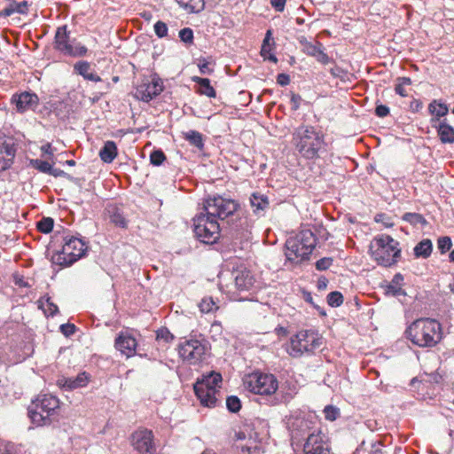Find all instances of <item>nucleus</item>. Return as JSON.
<instances>
[{
    "instance_id": "nucleus-1",
    "label": "nucleus",
    "mask_w": 454,
    "mask_h": 454,
    "mask_svg": "<svg viewBox=\"0 0 454 454\" xmlns=\"http://www.w3.org/2000/svg\"><path fill=\"white\" fill-rule=\"evenodd\" d=\"M250 226L246 217H239L235 222L222 224L208 213H200L193 217V231L198 240L204 244H215L220 236L231 240L234 246L247 241L250 238Z\"/></svg>"
},
{
    "instance_id": "nucleus-2",
    "label": "nucleus",
    "mask_w": 454,
    "mask_h": 454,
    "mask_svg": "<svg viewBox=\"0 0 454 454\" xmlns=\"http://www.w3.org/2000/svg\"><path fill=\"white\" fill-rule=\"evenodd\" d=\"M295 149L300 155L309 160L319 159L327 152V143L324 134L311 125H301L293 134Z\"/></svg>"
},
{
    "instance_id": "nucleus-3",
    "label": "nucleus",
    "mask_w": 454,
    "mask_h": 454,
    "mask_svg": "<svg viewBox=\"0 0 454 454\" xmlns=\"http://www.w3.org/2000/svg\"><path fill=\"white\" fill-rule=\"evenodd\" d=\"M404 336L415 346L433 348L442 339V325L436 319L421 317L407 326Z\"/></svg>"
},
{
    "instance_id": "nucleus-4",
    "label": "nucleus",
    "mask_w": 454,
    "mask_h": 454,
    "mask_svg": "<svg viewBox=\"0 0 454 454\" xmlns=\"http://www.w3.org/2000/svg\"><path fill=\"white\" fill-rule=\"evenodd\" d=\"M317 242L316 234L310 229H302L295 236L289 237L285 244L286 260L301 263L309 260Z\"/></svg>"
},
{
    "instance_id": "nucleus-5",
    "label": "nucleus",
    "mask_w": 454,
    "mask_h": 454,
    "mask_svg": "<svg viewBox=\"0 0 454 454\" xmlns=\"http://www.w3.org/2000/svg\"><path fill=\"white\" fill-rule=\"evenodd\" d=\"M203 209L224 225H228L229 221L232 223L243 217L239 213V202L227 194L208 196L204 200Z\"/></svg>"
},
{
    "instance_id": "nucleus-6",
    "label": "nucleus",
    "mask_w": 454,
    "mask_h": 454,
    "mask_svg": "<svg viewBox=\"0 0 454 454\" xmlns=\"http://www.w3.org/2000/svg\"><path fill=\"white\" fill-rule=\"evenodd\" d=\"M59 400L52 395H40L28 408L31 422L36 427L51 425L57 419Z\"/></svg>"
},
{
    "instance_id": "nucleus-7",
    "label": "nucleus",
    "mask_w": 454,
    "mask_h": 454,
    "mask_svg": "<svg viewBox=\"0 0 454 454\" xmlns=\"http://www.w3.org/2000/svg\"><path fill=\"white\" fill-rule=\"evenodd\" d=\"M398 247L399 242L389 235L376 237L370 246L371 256L378 265L391 267L401 256V249Z\"/></svg>"
},
{
    "instance_id": "nucleus-8",
    "label": "nucleus",
    "mask_w": 454,
    "mask_h": 454,
    "mask_svg": "<svg viewBox=\"0 0 454 454\" xmlns=\"http://www.w3.org/2000/svg\"><path fill=\"white\" fill-rule=\"evenodd\" d=\"M88 246L85 240L78 236H66L61 251L54 253L51 262L61 267H68L85 256Z\"/></svg>"
},
{
    "instance_id": "nucleus-9",
    "label": "nucleus",
    "mask_w": 454,
    "mask_h": 454,
    "mask_svg": "<svg viewBox=\"0 0 454 454\" xmlns=\"http://www.w3.org/2000/svg\"><path fill=\"white\" fill-rule=\"evenodd\" d=\"M209 349L210 343L202 334L185 337L178 345L180 357L190 364L203 361Z\"/></svg>"
},
{
    "instance_id": "nucleus-10",
    "label": "nucleus",
    "mask_w": 454,
    "mask_h": 454,
    "mask_svg": "<svg viewBox=\"0 0 454 454\" xmlns=\"http://www.w3.org/2000/svg\"><path fill=\"white\" fill-rule=\"evenodd\" d=\"M53 48L60 54L71 58L85 57L89 49L75 38L71 39L70 31L67 25H62L57 27L55 31Z\"/></svg>"
},
{
    "instance_id": "nucleus-11",
    "label": "nucleus",
    "mask_w": 454,
    "mask_h": 454,
    "mask_svg": "<svg viewBox=\"0 0 454 454\" xmlns=\"http://www.w3.org/2000/svg\"><path fill=\"white\" fill-rule=\"evenodd\" d=\"M321 342L314 332L302 330L290 338L286 346V352L294 358L301 357L304 354H311L320 346Z\"/></svg>"
},
{
    "instance_id": "nucleus-12",
    "label": "nucleus",
    "mask_w": 454,
    "mask_h": 454,
    "mask_svg": "<svg viewBox=\"0 0 454 454\" xmlns=\"http://www.w3.org/2000/svg\"><path fill=\"white\" fill-rule=\"evenodd\" d=\"M245 386L251 393L260 395H272L278 387V381L276 376L271 373L254 372L247 376Z\"/></svg>"
},
{
    "instance_id": "nucleus-13",
    "label": "nucleus",
    "mask_w": 454,
    "mask_h": 454,
    "mask_svg": "<svg viewBox=\"0 0 454 454\" xmlns=\"http://www.w3.org/2000/svg\"><path fill=\"white\" fill-rule=\"evenodd\" d=\"M286 427L294 441L300 442L309 436L312 422L306 418V412L301 409L291 411L289 416L286 417Z\"/></svg>"
},
{
    "instance_id": "nucleus-14",
    "label": "nucleus",
    "mask_w": 454,
    "mask_h": 454,
    "mask_svg": "<svg viewBox=\"0 0 454 454\" xmlns=\"http://www.w3.org/2000/svg\"><path fill=\"white\" fill-rule=\"evenodd\" d=\"M131 442L134 449L139 454H153L155 446L153 443V434L151 430H137L131 434Z\"/></svg>"
},
{
    "instance_id": "nucleus-15",
    "label": "nucleus",
    "mask_w": 454,
    "mask_h": 454,
    "mask_svg": "<svg viewBox=\"0 0 454 454\" xmlns=\"http://www.w3.org/2000/svg\"><path fill=\"white\" fill-rule=\"evenodd\" d=\"M237 291L250 292L254 289L255 278L250 270L241 265L231 272Z\"/></svg>"
},
{
    "instance_id": "nucleus-16",
    "label": "nucleus",
    "mask_w": 454,
    "mask_h": 454,
    "mask_svg": "<svg viewBox=\"0 0 454 454\" xmlns=\"http://www.w3.org/2000/svg\"><path fill=\"white\" fill-rule=\"evenodd\" d=\"M90 375L86 372L78 373L75 377H60L57 380V386L64 391H72L84 387L88 385Z\"/></svg>"
},
{
    "instance_id": "nucleus-17",
    "label": "nucleus",
    "mask_w": 454,
    "mask_h": 454,
    "mask_svg": "<svg viewBox=\"0 0 454 454\" xmlns=\"http://www.w3.org/2000/svg\"><path fill=\"white\" fill-rule=\"evenodd\" d=\"M11 102L15 105L18 112L24 113L35 108L38 106L39 98L34 92L24 91L20 94H13Z\"/></svg>"
},
{
    "instance_id": "nucleus-18",
    "label": "nucleus",
    "mask_w": 454,
    "mask_h": 454,
    "mask_svg": "<svg viewBox=\"0 0 454 454\" xmlns=\"http://www.w3.org/2000/svg\"><path fill=\"white\" fill-rule=\"evenodd\" d=\"M137 346V341L136 338L128 332H121L115 338V348L127 357H131L135 355Z\"/></svg>"
},
{
    "instance_id": "nucleus-19",
    "label": "nucleus",
    "mask_w": 454,
    "mask_h": 454,
    "mask_svg": "<svg viewBox=\"0 0 454 454\" xmlns=\"http://www.w3.org/2000/svg\"><path fill=\"white\" fill-rule=\"evenodd\" d=\"M162 90V81L159 77H153L150 82L141 84L137 89V93L142 101L148 103L159 96Z\"/></svg>"
},
{
    "instance_id": "nucleus-20",
    "label": "nucleus",
    "mask_w": 454,
    "mask_h": 454,
    "mask_svg": "<svg viewBox=\"0 0 454 454\" xmlns=\"http://www.w3.org/2000/svg\"><path fill=\"white\" fill-rule=\"evenodd\" d=\"M193 389L201 405L208 408L215 407L217 403L215 394L217 393V391L208 389L207 386L203 387V386L200 385V383H195L193 386Z\"/></svg>"
},
{
    "instance_id": "nucleus-21",
    "label": "nucleus",
    "mask_w": 454,
    "mask_h": 454,
    "mask_svg": "<svg viewBox=\"0 0 454 454\" xmlns=\"http://www.w3.org/2000/svg\"><path fill=\"white\" fill-rule=\"evenodd\" d=\"M403 280L404 278L402 273H395L390 282L382 286L385 295L391 297L406 296V291L402 287Z\"/></svg>"
},
{
    "instance_id": "nucleus-22",
    "label": "nucleus",
    "mask_w": 454,
    "mask_h": 454,
    "mask_svg": "<svg viewBox=\"0 0 454 454\" xmlns=\"http://www.w3.org/2000/svg\"><path fill=\"white\" fill-rule=\"evenodd\" d=\"M304 454H328V450L324 447L318 435L309 434L303 444Z\"/></svg>"
},
{
    "instance_id": "nucleus-23",
    "label": "nucleus",
    "mask_w": 454,
    "mask_h": 454,
    "mask_svg": "<svg viewBox=\"0 0 454 454\" xmlns=\"http://www.w3.org/2000/svg\"><path fill=\"white\" fill-rule=\"evenodd\" d=\"M249 201L254 214L257 216H263L270 207L268 196L259 192H253Z\"/></svg>"
},
{
    "instance_id": "nucleus-24",
    "label": "nucleus",
    "mask_w": 454,
    "mask_h": 454,
    "mask_svg": "<svg viewBox=\"0 0 454 454\" xmlns=\"http://www.w3.org/2000/svg\"><path fill=\"white\" fill-rule=\"evenodd\" d=\"M90 63L86 60H79L74 65V73L81 75L84 80L98 82L102 79L93 72H90Z\"/></svg>"
},
{
    "instance_id": "nucleus-25",
    "label": "nucleus",
    "mask_w": 454,
    "mask_h": 454,
    "mask_svg": "<svg viewBox=\"0 0 454 454\" xmlns=\"http://www.w3.org/2000/svg\"><path fill=\"white\" fill-rule=\"evenodd\" d=\"M222 381V374L215 371H212L207 374H203L201 378L197 380L196 383H200L203 387L207 386L208 389L218 392V388H221Z\"/></svg>"
},
{
    "instance_id": "nucleus-26",
    "label": "nucleus",
    "mask_w": 454,
    "mask_h": 454,
    "mask_svg": "<svg viewBox=\"0 0 454 454\" xmlns=\"http://www.w3.org/2000/svg\"><path fill=\"white\" fill-rule=\"evenodd\" d=\"M192 81L198 85L195 90L196 93L207 96L210 98H215L216 97V91L211 85V82L208 78L193 76Z\"/></svg>"
},
{
    "instance_id": "nucleus-27",
    "label": "nucleus",
    "mask_w": 454,
    "mask_h": 454,
    "mask_svg": "<svg viewBox=\"0 0 454 454\" xmlns=\"http://www.w3.org/2000/svg\"><path fill=\"white\" fill-rule=\"evenodd\" d=\"M434 128L436 129L437 136L442 144H453L454 143V128L443 120L439 122L438 125L434 124Z\"/></svg>"
},
{
    "instance_id": "nucleus-28",
    "label": "nucleus",
    "mask_w": 454,
    "mask_h": 454,
    "mask_svg": "<svg viewBox=\"0 0 454 454\" xmlns=\"http://www.w3.org/2000/svg\"><path fill=\"white\" fill-rule=\"evenodd\" d=\"M9 4L0 12V17H10L13 13L26 14L28 11V2L23 0L17 2L16 0H9Z\"/></svg>"
},
{
    "instance_id": "nucleus-29",
    "label": "nucleus",
    "mask_w": 454,
    "mask_h": 454,
    "mask_svg": "<svg viewBox=\"0 0 454 454\" xmlns=\"http://www.w3.org/2000/svg\"><path fill=\"white\" fill-rule=\"evenodd\" d=\"M428 112L433 116L431 119V124L434 126V124H435L440 120V118L448 114L449 108L445 103L434 99L428 105Z\"/></svg>"
},
{
    "instance_id": "nucleus-30",
    "label": "nucleus",
    "mask_w": 454,
    "mask_h": 454,
    "mask_svg": "<svg viewBox=\"0 0 454 454\" xmlns=\"http://www.w3.org/2000/svg\"><path fill=\"white\" fill-rule=\"evenodd\" d=\"M13 352H14V357H13L14 362L21 363L33 355L34 345L31 341L22 340L15 347Z\"/></svg>"
},
{
    "instance_id": "nucleus-31",
    "label": "nucleus",
    "mask_w": 454,
    "mask_h": 454,
    "mask_svg": "<svg viewBox=\"0 0 454 454\" xmlns=\"http://www.w3.org/2000/svg\"><path fill=\"white\" fill-rule=\"evenodd\" d=\"M182 137L190 145L195 147L198 151L202 152L205 149V137L200 132L190 129L186 132H183Z\"/></svg>"
},
{
    "instance_id": "nucleus-32",
    "label": "nucleus",
    "mask_w": 454,
    "mask_h": 454,
    "mask_svg": "<svg viewBox=\"0 0 454 454\" xmlns=\"http://www.w3.org/2000/svg\"><path fill=\"white\" fill-rule=\"evenodd\" d=\"M118 154L116 143L112 140H107L99 151V157L105 163H112Z\"/></svg>"
},
{
    "instance_id": "nucleus-33",
    "label": "nucleus",
    "mask_w": 454,
    "mask_h": 454,
    "mask_svg": "<svg viewBox=\"0 0 454 454\" xmlns=\"http://www.w3.org/2000/svg\"><path fill=\"white\" fill-rule=\"evenodd\" d=\"M110 222L116 227L126 229L128 227V220L123 212L116 206H110L107 208Z\"/></svg>"
},
{
    "instance_id": "nucleus-34",
    "label": "nucleus",
    "mask_w": 454,
    "mask_h": 454,
    "mask_svg": "<svg viewBox=\"0 0 454 454\" xmlns=\"http://www.w3.org/2000/svg\"><path fill=\"white\" fill-rule=\"evenodd\" d=\"M433 252V243L429 239L420 240L413 248V254L416 258L427 259Z\"/></svg>"
},
{
    "instance_id": "nucleus-35",
    "label": "nucleus",
    "mask_w": 454,
    "mask_h": 454,
    "mask_svg": "<svg viewBox=\"0 0 454 454\" xmlns=\"http://www.w3.org/2000/svg\"><path fill=\"white\" fill-rule=\"evenodd\" d=\"M178 5L189 13H200L205 9L204 0H175Z\"/></svg>"
},
{
    "instance_id": "nucleus-36",
    "label": "nucleus",
    "mask_w": 454,
    "mask_h": 454,
    "mask_svg": "<svg viewBox=\"0 0 454 454\" xmlns=\"http://www.w3.org/2000/svg\"><path fill=\"white\" fill-rule=\"evenodd\" d=\"M39 308L43 309L47 317H54L59 313V307L51 301V298L46 294L38 300Z\"/></svg>"
},
{
    "instance_id": "nucleus-37",
    "label": "nucleus",
    "mask_w": 454,
    "mask_h": 454,
    "mask_svg": "<svg viewBox=\"0 0 454 454\" xmlns=\"http://www.w3.org/2000/svg\"><path fill=\"white\" fill-rule=\"evenodd\" d=\"M4 153L7 154V159H0V172L8 169L13 163V159L16 154L15 145H6V149Z\"/></svg>"
},
{
    "instance_id": "nucleus-38",
    "label": "nucleus",
    "mask_w": 454,
    "mask_h": 454,
    "mask_svg": "<svg viewBox=\"0 0 454 454\" xmlns=\"http://www.w3.org/2000/svg\"><path fill=\"white\" fill-rule=\"evenodd\" d=\"M301 44L303 47V52L308 56L315 58L317 52L323 48V43L319 41L309 42L307 39L301 40Z\"/></svg>"
},
{
    "instance_id": "nucleus-39",
    "label": "nucleus",
    "mask_w": 454,
    "mask_h": 454,
    "mask_svg": "<svg viewBox=\"0 0 454 454\" xmlns=\"http://www.w3.org/2000/svg\"><path fill=\"white\" fill-rule=\"evenodd\" d=\"M402 220L406 223H409L413 226H426L427 224V221L426 220V218L421 214L419 213H405L403 215Z\"/></svg>"
},
{
    "instance_id": "nucleus-40",
    "label": "nucleus",
    "mask_w": 454,
    "mask_h": 454,
    "mask_svg": "<svg viewBox=\"0 0 454 454\" xmlns=\"http://www.w3.org/2000/svg\"><path fill=\"white\" fill-rule=\"evenodd\" d=\"M199 308L201 313H210L218 309L211 296L204 297L199 303Z\"/></svg>"
},
{
    "instance_id": "nucleus-41",
    "label": "nucleus",
    "mask_w": 454,
    "mask_h": 454,
    "mask_svg": "<svg viewBox=\"0 0 454 454\" xmlns=\"http://www.w3.org/2000/svg\"><path fill=\"white\" fill-rule=\"evenodd\" d=\"M37 230L43 233L48 234L52 231L54 227V220L51 217H43L36 223Z\"/></svg>"
},
{
    "instance_id": "nucleus-42",
    "label": "nucleus",
    "mask_w": 454,
    "mask_h": 454,
    "mask_svg": "<svg viewBox=\"0 0 454 454\" xmlns=\"http://www.w3.org/2000/svg\"><path fill=\"white\" fill-rule=\"evenodd\" d=\"M275 46V43L272 38V31L270 29L266 31L264 39L261 47V55H264V53H270L273 47Z\"/></svg>"
},
{
    "instance_id": "nucleus-43",
    "label": "nucleus",
    "mask_w": 454,
    "mask_h": 454,
    "mask_svg": "<svg viewBox=\"0 0 454 454\" xmlns=\"http://www.w3.org/2000/svg\"><path fill=\"white\" fill-rule=\"evenodd\" d=\"M326 300L330 307L338 308L343 303L344 298L340 292L333 291L327 294Z\"/></svg>"
},
{
    "instance_id": "nucleus-44",
    "label": "nucleus",
    "mask_w": 454,
    "mask_h": 454,
    "mask_svg": "<svg viewBox=\"0 0 454 454\" xmlns=\"http://www.w3.org/2000/svg\"><path fill=\"white\" fill-rule=\"evenodd\" d=\"M242 407L241 401L237 395H229L226 398V408L231 413H237Z\"/></svg>"
},
{
    "instance_id": "nucleus-45",
    "label": "nucleus",
    "mask_w": 454,
    "mask_h": 454,
    "mask_svg": "<svg viewBox=\"0 0 454 454\" xmlns=\"http://www.w3.org/2000/svg\"><path fill=\"white\" fill-rule=\"evenodd\" d=\"M29 165L34 168L37 169L39 172L48 174L51 171V165L43 160L41 159H32L29 161Z\"/></svg>"
},
{
    "instance_id": "nucleus-46",
    "label": "nucleus",
    "mask_w": 454,
    "mask_h": 454,
    "mask_svg": "<svg viewBox=\"0 0 454 454\" xmlns=\"http://www.w3.org/2000/svg\"><path fill=\"white\" fill-rule=\"evenodd\" d=\"M166 160V155L161 149H154L150 153V162L152 165L159 167Z\"/></svg>"
},
{
    "instance_id": "nucleus-47",
    "label": "nucleus",
    "mask_w": 454,
    "mask_h": 454,
    "mask_svg": "<svg viewBox=\"0 0 454 454\" xmlns=\"http://www.w3.org/2000/svg\"><path fill=\"white\" fill-rule=\"evenodd\" d=\"M452 247V240L449 236H442L437 239V248L440 254H443Z\"/></svg>"
},
{
    "instance_id": "nucleus-48",
    "label": "nucleus",
    "mask_w": 454,
    "mask_h": 454,
    "mask_svg": "<svg viewBox=\"0 0 454 454\" xmlns=\"http://www.w3.org/2000/svg\"><path fill=\"white\" fill-rule=\"evenodd\" d=\"M156 340L169 343L174 340L175 336L170 333L168 328L162 326L156 331Z\"/></svg>"
},
{
    "instance_id": "nucleus-49",
    "label": "nucleus",
    "mask_w": 454,
    "mask_h": 454,
    "mask_svg": "<svg viewBox=\"0 0 454 454\" xmlns=\"http://www.w3.org/2000/svg\"><path fill=\"white\" fill-rule=\"evenodd\" d=\"M324 414L326 420L334 421L340 417V411L339 408L330 404L325 407Z\"/></svg>"
},
{
    "instance_id": "nucleus-50",
    "label": "nucleus",
    "mask_w": 454,
    "mask_h": 454,
    "mask_svg": "<svg viewBox=\"0 0 454 454\" xmlns=\"http://www.w3.org/2000/svg\"><path fill=\"white\" fill-rule=\"evenodd\" d=\"M52 113L59 120H63V121L66 120L69 115V110L67 109V106L62 102H59V103L55 104Z\"/></svg>"
},
{
    "instance_id": "nucleus-51",
    "label": "nucleus",
    "mask_w": 454,
    "mask_h": 454,
    "mask_svg": "<svg viewBox=\"0 0 454 454\" xmlns=\"http://www.w3.org/2000/svg\"><path fill=\"white\" fill-rule=\"evenodd\" d=\"M179 38L185 44H192L194 35L191 27H184L179 31Z\"/></svg>"
},
{
    "instance_id": "nucleus-52",
    "label": "nucleus",
    "mask_w": 454,
    "mask_h": 454,
    "mask_svg": "<svg viewBox=\"0 0 454 454\" xmlns=\"http://www.w3.org/2000/svg\"><path fill=\"white\" fill-rule=\"evenodd\" d=\"M153 29H154L155 35L159 38H164L168 35V28L167 24L164 21L158 20L157 22H155L153 25Z\"/></svg>"
},
{
    "instance_id": "nucleus-53",
    "label": "nucleus",
    "mask_w": 454,
    "mask_h": 454,
    "mask_svg": "<svg viewBox=\"0 0 454 454\" xmlns=\"http://www.w3.org/2000/svg\"><path fill=\"white\" fill-rule=\"evenodd\" d=\"M374 221L378 223H382L387 228L394 226L392 218L385 213H378L374 216Z\"/></svg>"
},
{
    "instance_id": "nucleus-54",
    "label": "nucleus",
    "mask_w": 454,
    "mask_h": 454,
    "mask_svg": "<svg viewBox=\"0 0 454 454\" xmlns=\"http://www.w3.org/2000/svg\"><path fill=\"white\" fill-rule=\"evenodd\" d=\"M333 262V259L332 257H323L316 262L315 267L317 270H328Z\"/></svg>"
},
{
    "instance_id": "nucleus-55",
    "label": "nucleus",
    "mask_w": 454,
    "mask_h": 454,
    "mask_svg": "<svg viewBox=\"0 0 454 454\" xmlns=\"http://www.w3.org/2000/svg\"><path fill=\"white\" fill-rule=\"evenodd\" d=\"M59 331L65 337H70L75 333L77 327L72 323H65L60 325Z\"/></svg>"
},
{
    "instance_id": "nucleus-56",
    "label": "nucleus",
    "mask_w": 454,
    "mask_h": 454,
    "mask_svg": "<svg viewBox=\"0 0 454 454\" xmlns=\"http://www.w3.org/2000/svg\"><path fill=\"white\" fill-rule=\"evenodd\" d=\"M316 60L323 65H327L329 63L334 62L333 59H331L325 52V47L321 48V50L317 52L315 57Z\"/></svg>"
},
{
    "instance_id": "nucleus-57",
    "label": "nucleus",
    "mask_w": 454,
    "mask_h": 454,
    "mask_svg": "<svg viewBox=\"0 0 454 454\" xmlns=\"http://www.w3.org/2000/svg\"><path fill=\"white\" fill-rule=\"evenodd\" d=\"M210 63L206 59H201L199 61L198 67L202 74H211L214 70L209 67Z\"/></svg>"
},
{
    "instance_id": "nucleus-58",
    "label": "nucleus",
    "mask_w": 454,
    "mask_h": 454,
    "mask_svg": "<svg viewBox=\"0 0 454 454\" xmlns=\"http://www.w3.org/2000/svg\"><path fill=\"white\" fill-rule=\"evenodd\" d=\"M330 74L332 76L335 77V78H340V79H344L345 76L347 75L348 72L346 70H344L342 67L335 65L334 67H333L330 70H329Z\"/></svg>"
},
{
    "instance_id": "nucleus-59",
    "label": "nucleus",
    "mask_w": 454,
    "mask_h": 454,
    "mask_svg": "<svg viewBox=\"0 0 454 454\" xmlns=\"http://www.w3.org/2000/svg\"><path fill=\"white\" fill-rule=\"evenodd\" d=\"M390 109L387 106L383 104H377L375 107V114L380 118L386 117L389 114Z\"/></svg>"
},
{
    "instance_id": "nucleus-60",
    "label": "nucleus",
    "mask_w": 454,
    "mask_h": 454,
    "mask_svg": "<svg viewBox=\"0 0 454 454\" xmlns=\"http://www.w3.org/2000/svg\"><path fill=\"white\" fill-rule=\"evenodd\" d=\"M290 101L292 104V110L297 111L301 106V102L302 101V98H301V95L292 92L291 97H290Z\"/></svg>"
},
{
    "instance_id": "nucleus-61",
    "label": "nucleus",
    "mask_w": 454,
    "mask_h": 454,
    "mask_svg": "<svg viewBox=\"0 0 454 454\" xmlns=\"http://www.w3.org/2000/svg\"><path fill=\"white\" fill-rule=\"evenodd\" d=\"M241 452L245 453L247 452L248 454H259L260 453V447L257 444L254 445H244L240 447Z\"/></svg>"
},
{
    "instance_id": "nucleus-62",
    "label": "nucleus",
    "mask_w": 454,
    "mask_h": 454,
    "mask_svg": "<svg viewBox=\"0 0 454 454\" xmlns=\"http://www.w3.org/2000/svg\"><path fill=\"white\" fill-rule=\"evenodd\" d=\"M13 282L19 287H29L28 283L24 279L22 275L18 273L13 274Z\"/></svg>"
},
{
    "instance_id": "nucleus-63",
    "label": "nucleus",
    "mask_w": 454,
    "mask_h": 454,
    "mask_svg": "<svg viewBox=\"0 0 454 454\" xmlns=\"http://www.w3.org/2000/svg\"><path fill=\"white\" fill-rule=\"evenodd\" d=\"M277 82L280 86H286L290 83V76L287 74L281 73L277 75Z\"/></svg>"
},
{
    "instance_id": "nucleus-64",
    "label": "nucleus",
    "mask_w": 454,
    "mask_h": 454,
    "mask_svg": "<svg viewBox=\"0 0 454 454\" xmlns=\"http://www.w3.org/2000/svg\"><path fill=\"white\" fill-rule=\"evenodd\" d=\"M423 107V103L419 99L413 98L410 103V110L412 113H419Z\"/></svg>"
}]
</instances>
